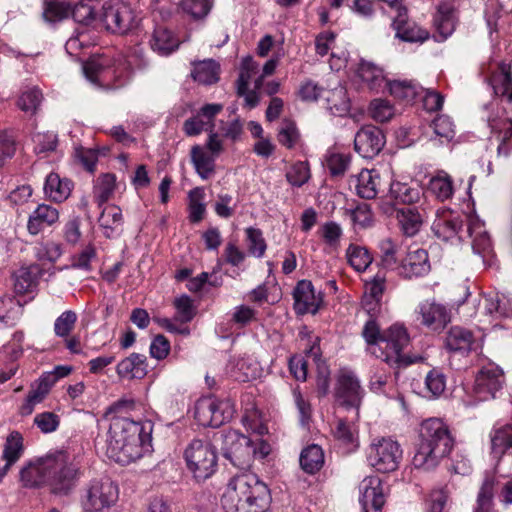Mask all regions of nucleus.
<instances>
[{"label": "nucleus", "mask_w": 512, "mask_h": 512, "mask_svg": "<svg viewBox=\"0 0 512 512\" xmlns=\"http://www.w3.org/2000/svg\"><path fill=\"white\" fill-rule=\"evenodd\" d=\"M184 456L188 469L197 480H206L216 471L217 455L209 442L193 440L186 448Z\"/></svg>", "instance_id": "nucleus-8"}, {"label": "nucleus", "mask_w": 512, "mask_h": 512, "mask_svg": "<svg viewBox=\"0 0 512 512\" xmlns=\"http://www.w3.org/2000/svg\"><path fill=\"white\" fill-rule=\"evenodd\" d=\"M390 195L396 203H402L407 206H415L414 204H417L422 197L419 188L401 182L391 184Z\"/></svg>", "instance_id": "nucleus-36"}, {"label": "nucleus", "mask_w": 512, "mask_h": 512, "mask_svg": "<svg viewBox=\"0 0 512 512\" xmlns=\"http://www.w3.org/2000/svg\"><path fill=\"white\" fill-rule=\"evenodd\" d=\"M360 503L365 512H379L385 503L382 483L379 477L371 476L359 485Z\"/></svg>", "instance_id": "nucleus-19"}, {"label": "nucleus", "mask_w": 512, "mask_h": 512, "mask_svg": "<svg viewBox=\"0 0 512 512\" xmlns=\"http://www.w3.org/2000/svg\"><path fill=\"white\" fill-rule=\"evenodd\" d=\"M385 290V277L377 274L373 277V279L367 283L366 292L373 299V301L367 303V305H371L373 307L369 308L368 311L375 310L377 306H379L380 299Z\"/></svg>", "instance_id": "nucleus-59"}, {"label": "nucleus", "mask_w": 512, "mask_h": 512, "mask_svg": "<svg viewBox=\"0 0 512 512\" xmlns=\"http://www.w3.org/2000/svg\"><path fill=\"white\" fill-rule=\"evenodd\" d=\"M98 222L100 227L103 229V235L106 238L114 237L116 229L123 223L121 209L114 205L106 207L102 211Z\"/></svg>", "instance_id": "nucleus-39"}, {"label": "nucleus", "mask_w": 512, "mask_h": 512, "mask_svg": "<svg viewBox=\"0 0 512 512\" xmlns=\"http://www.w3.org/2000/svg\"><path fill=\"white\" fill-rule=\"evenodd\" d=\"M63 253L62 245L54 241H46L37 248V256L41 260L57 261Z\"/></svg>", "instance_id": "nucleus-64"}, {"label": "nucleus", "mask_w": 512, "mask_h": 512, "mask_svg": "<svg viewBox=\"0 0 512 512\" xmlns=\"http://www.w3.org/2000/svg\"><path fill=\"white\" fill-rule=\"evenodd\" d=\"M47 455L27 463L20 471V480L26 488L47 487L48 469L46 468Z\"/></svg>", "instance_id": "nucleus-23"}, {"label": "nucleus", "mask_w": 512, "mask_h": 512, "mask_svg": "<svg viewBox=\"0 0 512 512\" xmlns=\"http://www.w3.org/2000/svg\"><path fill=\"white\" fill-rule=\"evenodd\" d=\"M116 188V176L112 173H104L97 177L93 187L96 203L101 206L114 194Z\"/></svg>", "instance_id": "nucleus-40"}, {"label": "nucleus", "mask_w": 512, "mask_h": 512, "mask_svg": "<svg viewBox=\"0 0 512 512\" xmlns=\"http://www.w3.org/2000/svg\"><path fill=\"white\" fill-rule=\"evenodd\" d=\"M102 21L107 30L126 34L139 26L140 18L130 4L111 0L103 5Z\"/></svg>", "instance_id": "nucleus-9"}, {"label": "nucleus", "mask_w": 512, "mask_h": 512, "mask_svg": "<svg viewBox=\"0 0 512 512\" xmlns=\"http://www.w3.org/2000/svg\"><path fill=\"white\" fill-rule=\"evenodd\" d=\"M245 232L247 235L249 252L256 257H262L267 248L262 231L257 228L248 227Z\"/></svg>", "instance_id": "nucleus-56"}, {"label": "nucleus", "mask_w": 512, "mask_h": 512, "mask_svg": "<svg viewBox=\"0 0 512 512\" xmlns=\"http://www.w3.org/2000/svg\"><path fill=\"white\" fill-rule=\"evenodd\" d=\"M425 209L420 206H406L397 210V220L402 233L415 236L423 225Z\"/></svg>", "instance_id": "nucleus-24"}, {"label": "nucleus", "mask_w": 512, "mask_h": 512, "mask_svg": "<svg viewBox=\"0 0 512 512\" xmlns=\"http://www.w3.org/2000/svg\"><path fill=\"white\" fill-rule=\"evenodd\" d=\"M47 488L57 497L71 495L84 475L80 461L66 450H56L47 454Z\"/></svg>", "instance_id": "nucleus-4"}, {"label": "nucleus", "mask_w": 512, "mask_h": 512, "mask_svg": "<svg viewBox=\"0 0 512 512\" xmlns=\"http://www.w3.org/2000/svg\"><path fill=\"white\" fill-rule=\"evenodd\" d=\"M202 197H203V193L198 188L190 191V193H189V198H190L189 219L193 223L200 222L204 217L206 208H205V205L201 202Z\"/></svg>", "instance_id": "nucleus-61"}, {"label": "nucleus", "mask_w": 512, "mask_h": 512, "mask_svg": "<svg viewBox=\"0 0 512 512\" xmlns=\"http://www.w3.org/2000/svg\"><path fill=\"white\" fill-rule=\"evenodd\" d=\"M43 96L38 88L24 91L17 99L16 106L26 114L33 116L37 113Z\"/></svg>", "instance_id": "nucleus-48"}, {"label": "nucleus", "mask_w": 512, "mask_h": 512, "mask_svg": "<svg viewBox=\"0 0 512 512\" xmlns=\"http://www.w3.org/2000/svg\"><path fill=\"white\" fill-rule=\"evenodd\" d=\"M270 502L267 485L251 473L232 478L221 498L225 512H266Z\"/></svg>", "instance_id": "nucleus-2"}, {"label": "nucleus", "mask_w": 512, "mask_h": 512, "mask_svg": "<svg viewBox=\"0 0 512 512\" xmlns=\"http://www.w3.org/2000/svg\"><path fill=\"white\" fill-rule=\"evenodd\" d=\"M402 458V450L397 441L382 438L369 447L367 459L377 471L388 473L398 468Z\"/></svg>", "instance_id": "nucleus-11"}, {"label": "nucleus", "mask_w": 512, "mask_h": 512, "mask_svg": "<svg viewBox=\"0 0 512 512\" xmlns=\"http://www.w3.org/2000/svg\"><path fill=\"white\" fill-rule=\"evenodd\" d=\"M259 65L252 57L247 56L242 60L239 77L237 80V94L245 93L252 78L258 74Z\"/></svg>", "instance_id": "nucleus-49"}, {"label": "nucleus", "mask_w": 512, "mask_h": 512, "mask_svg": "<svg viewBox=\"0 0 512 512\" xmlns=\"http://www.w3.org/2000/svg\"><path fill=\"white\" fill-rule=\"evenodd\" d=\"M152 425L128 418L117 417L111 421L107 452L109 457L122 465L140 459L152 449Z\"/></svg>", "instance_id": "nucleus-1"}, {"label": "nucleus", "mask_w": 512, "mask_h": 512, "mask_svg": "<svg viewBox=\"0 0 512 512\" xmlns=\"http://www.w3.org/2000/svg\"><path fill=\"white\" fill-rule=\"evenodd\" d=\"M70 16L75 22L88 24L95 18V11L89 2L81 1L71 7Z\"/></svg>", "instance_id": "nucleus-63"}, {"label": "nucleus", "mask_w": 512, "mask_h": 512, "mask_svg": "<svg viewBox=\"0 0 512 512\" xmlns=\"http://www.w3.org/2000/svg\"><path fill=\"white\" fill-rule=\"evenodd\" d=\"M363 390L358 378L352 372H342L337 380L335 397L345 406L358 407L361 403Z\"/></svg>", "instance_id": "nucleus-17"}, {"label": "nucleus", "mask_w": 512, "mask_h": 512, "mask_svg": "<svg viewBox=\"0 0 512 512\" xmlns=\"http://www.w3.org/2000/svg\"><path fill=\"white\" fill-rule=\"evenodd\" d=\"M40 277V268L37 265L22 267L14 273V290L18 294L33 291Z\"/></svg>", "instance_id": "nucleus-34"}, {"label": "nucleus", "mask_w": 512, "mask_h": 512, "mask_svg": "<svg viewBox=\"0 0 512 512\" xmlns=\"http://www.w3.org/2000/svg\"><path fill=\"white\" fill-rule=\"evenodd\" d=\"M433 22L437 32L434 35L435 40L445 41L456 28L457 17L454 9L448 4L439 5Z\"/></svg>", "instance_id": "nucleus-26"}, {"label": "nucleus", "mask_w": 512, "mask_h": 512, "mask_svg": "<svg viewBox=\"0 0 512 512\" xmlns=\"http://www.w3.org/2000/svg\"><path fill=\"white\" fill-rule=\"evenodd\" d=\"M382 337L378 352L373 350L372 353L390 367L399 369L422 360L420 356L412 357L406 353V348L410 344V336L404 325L392 324L384 330Z\"/></svg>", "instance_id": "nucleus-5"}, {"label": "nucleus", "mask_w": 512, "mask_h": 512, "mask_svg": "<svg viewBox=\"0 0 512 512\" xmlns=\"http://www.w3.org/2000/svg\"><path fill=\"white\" fill-rule=\"evenodd\" d=\"M348 263L357 271H365L373 261L367 248L350 244L346 250Z\"/></svg>", "instance_id": "nucleus-46"}, {"label": "nucleus", "mask_w": 512, "mask_h": 512, "mask_svg": "<svg viewBox=\"0 0 512 512\" xmlns=\"http://www.w3.org/2000/svg\"><path fill=\"white\" fill-rule=\"evenodd\" d=\"M431 270L428 252L424 249L409 251L398 266V274L405 279L426 276Z\"/></svg>", "instance_id": "nucleus-18"}, {"label": "nucleus", "mask_w": 512, "mask_h": 512, "mask_svg": "<svg viewBox=\"0 0 512 512\" xmlns=\"http://www.w3.org/2000/svg\"><path fill=\"white\" fill-rule=\"evenodd\" d=\"M149 44L151 49L161 56L169 55L179 46V42L173 33L161 26L154 29Z\"/></svg>", "instance_id": "nucleus-30"}, {"label": "nucleus", "mask_w": 512, "mask_h": 512, "mask_svg": "<svg viewBox=\"0 0 512 512\" xmlns=\"http://www.w3.org/2000/svg\"><path fill=\"white\" fill-rule=\"evenodd\" d=\"M191 162L202 179H207L214 171V156L206 152L201 146L191 148Z\"/></svg>", "instance_id": "nucleus-41"}, {"label": "nucleus", "mask_w": 512, "mask_h": 512, "mask_svg": "<svg viewBox=\"0 0 512 512\" xmlns=\"http://www.w3.org/2000/svg\"><path fill=\"white\" fill-rule=\"evenodd\" d=\"M118 497V486L113 481L95 479L83 490L81 505L84 512H103L114 506Z\"/></svg>", "instance_id": "nucleus-6"}, {"label": "nucleus", "mask_w": 512, "mask_h": 512, "mask_svg": "<svg viewBox=\"0 0 512 512\" xmlns=\"http://www.w3.org/2000/svg\"><path fill=\"white\" fill-rule=\"evenodd\" d=\"M425 386L431 396L439 397L446 388L445 375L438 370H431L426 375Z\"/></svg>", "instance_id": "nucleus-58"}, {"label": "nucleus", "mask_w": 512, "mask_h": 512, "mask_svg": "<svg viewBox=\"0 0 512 512\" xmlns=\"http://www.w3.org/2000/svg\"><path fill=\"white\" fill-rule=\"evenodd\" d=\"M33 422L42 433L48 434L57 430L60 418L57 414L46 411L37 414Z\"/></svg>", "instance_id": "nucleus-60"}, {"label": "nucleus", "mask_w": 512, "mask_h": 512, "mask_svg": "<svg viewBox=\"0 0 512 512\" xmlns=\"http://www.w3.org/2000/svg\"><path fill=\"white\" fill-rule=\"evenodd\" d=\"M385 145V136L381 129L367 125L355 135L354 148L363 158L372 159L377 156Z\"/></svg>", "instance_id": "nucleus-15"}, {"label": "nucleus", "mask_w": 512, "mask_h": 512, "mask_svg": "<svg viewBox=\"0 0 512 512\" xmlns=\"http://www.w3.org/2000/svg\"><path fill=\"white\" fill-rule=\"evenodd\" d=\"M71 6L64 2H49L46 4L43 17L48 22H56L70 16Z\"/></svg>", "instance_id": "nucleus-57"}, {"label": "nucleus", "mask_w": 512, "mask_h": 512, "mask_svg": "<svg viewBox=\"0 0 512 512\" xmlns=\"http://www.w3.org/2000/svg\"><path fill=\"white\" fill-rule=\"evenodd\" d=\"M176 309L175 320L181 323L190 322L196 315V308L192 299L187 295H182L174 300Z\"/></svg>", "instance_id": "nucleus-54"}, {"label": "nucleus", "mask_w": 512, "mask_h": 512, "mask_svg": "<svg viewBox=\"0 0 512 512\" xmlns=\"http://www.w3.org/2000/svg\"><path fill=\"white\" fill-rule=\"evenodd\" d=\"M220 439L223 456L234 466L245 469L251 465L256 453L253 440L235 430L222 432Z\"/></svg>", "instance_id": "nucleus-7"}, {"label": "nucleus", "mask_w": 512, "mask_h": 512, "mask_svg": "<svg viewBox=\"0 0 512 512\" xmlns=\"http://www.w3.org/2000/svg\"><path fill=\"white\" fill-rule=\"evenodd\" d=\"M462 228V221L452 213L437 216L432 224L434 234L444 241L454 238Z\"/></svg>", "instance_id": "nucleus-32"}, {"label": "nucleus", "mask_w": 512, "mask_h": 512, "mask_svg": "<svg viewBox=\"0 0 512 512\" xmlns=\"http://www.w3.org/2000/svg\"><path fill=\"white\" fill-rule=\"evenodd\" d=\"M386 90H388L390 95L394 98L410 102L420 95V90H423V88L413 81L388 80Z\"/></svg>", "instance_id": "nucleus-37"}, {"label": "nucleus", "mask_w": 512, "mask_h": 512, "mask_svg": "<svg viewBox=\"0 0 512 512\" xmlns=\"http://www.w3.org/2000/svg\"><path fill=\"white\" fill-rule=\"evenodd\" d=\"M494 486L495 479L493 477H486L478 491L476 504L473 512H492L494 506Z\"/></svg>", "instance_id": "nucleus-43"}, {"label": "nucleus", "mask_w": 512, "mask_h": 512, "mask_svg": "<svg viewBox=\"0 0 512 512\" xmlns=\"http://www.w3.org/2000/svg\"><path fill=\"white\" fill-rule=\"evenodd\" d=\"M381 265L385 268H394L398 262L399 245L391 238H384L379 242Z\"/></svg>", "instance_id": "nucleus-52"}, {"label": "nucleus", "mask_w": 512, "mask_h": 512, "mask_svg": "<svg viewBox=\"0 0 512 512\" xmlns=\"http://www.w3.org/2000/svg\"><path fill=\"white\" fill-rule=\"evenodd\" d=\"M370 115L377 122H387L395 114L394 107L389 101L383 99H375L370 103Z\"/></svg>", "instance_id": "nucleus-55"}, {"label": "nucleus", "mask_w": 512, "mask_h": 512, "mask_svg": "<svg viewBox=\"0 0 512 512\" xmlns=\"http://www.w3.org/2000/svg\"><path fill=\"white\" fill-rule=\"evenodd\" d=\"M19 302L7 295H0V321L10 324L15 320Z\"/></svg>", "instance_id": "nucleus-62"}, {"label": "nucleus", "mask_w": 512, "mask_h": 512, "mask_svg": "<svg viewBox=\"0 0 512 512\" xmlns=\"http://www.w3.org/2000/svg\"><path fill=\"white\" fill-rule=\"evenodd\" d=\"M504 384V375L496 366L483 367L476 375L472 395L476 401H489L497 397Z\"/></svg>", "instance_id": "nucleus-12"}, {"label": "nucleus", "mask_w": 512, "mask_h": 512, "mask_svg": "<svg viewBox=\"0 0 512 512\" xmlns=\"http://www.w3.org/2000/svg\"><path fill=\"white\" fill-rule=\"evenodd\" d=\"M492 453L500 457L512 452V423L494 429L490 434Z\"/></svg>", "instance_id": "nucleus-35"}, {"label": "nucleus", "mask_w": 512, "mask_h": 512, "mask_svg": "<svg viewBox=\"0 0 512 512\" xmlns=\"http://www.w3.org/2000/svg\"><path fill=\"white\" fill-rule=\"evenodd\" d=\"M299 461L301 468L305 472L309 474L316 473L324 464V453L322 448L316 444L309 445L302 450Z\"/></svg>", "instance_id": "nucleus-38"}, {"label": "nucleus", "mask_w": 512, "mask_h": 512, "mask_svg": "<svg viewBox=\"0 0 512 512\" xmlns=\"http://www.w3.org/2000/svg\"><path fill=\"white\" fill-rule=\"evenodd\" d=\"M454 447V439L448 426L438 418L422 422L419 443L412 463L415 468L434 469L441 459L447 457Z\"/></svg>", "instance_id": "nucleus-3"}, {"label": "nucleus", "mask_w": 512, "mask_h": 512, "mask_svg": "<svg viewBox=\"0 0 512 512\" xmlns=\"http://www.w3.org/2000/svg\"><path fill=\"white\" fill-rule=\"evenodd\" d=\"M72 188L73 183L69 179L50 173L45 180L44 193L50 200L62 203L70 196Z\"/></svg>", "instance_id": "nucleus-28"}, {"label": "nucleus", "mask_w": 512, "mask_h": 512, "mask_svg": "<svg viewBox=\"0 0 512 512\" xmlns=\"http://www.w3.org/2000/svg\"><path fill=\"white\" fill-rule=\"evenodd\" d=\"M219 65L214 60H204L196 63L191 76L200 84L210 85L219 79Z\"/></svg>", "instance_id": "nucleus-42"}, {"label": "nucleus", "mask_w": 512, "mask_h": 512, "mask_svg": "<svg viewBox=\"0 0 512 512\" xmlns=\"http://www.w3.org/2000/svg\"><path fill=\"white\" fill-rule=\"evenodd\" d=\"M432 128L435 137L432 141H438L439 144L450 142L455 136V128L450 117L446 115H440L436 117L432 122Z\"/></svg>", "instance_id": "nucleus-47"}, {"label": "nucleus", "mask_w": 512, "mask_h": 512, "mask_svg": "<svg viewBox=\"0 0 512 512\" xmlns=\"http://www.w3.org/2000/svg\"><path fill=\"white\" fill-rule=\"evenodd\" d=\"M310 168L307 162L298 161L286 172L287 181L296 187H301L310 179Z\"/></svg>", "instance_id": "nucleus-53"}, {"label": "nucleus", "mask_w": 512, "mask_h": 512, "mask_svg": "<svg viewBox=\"0 0 512 512\" xmlns=\"http://www.w3.org/2000/svg\"><path fill=\"white\" fill-rule=\"evenodd\" d=\"M83 72L89 81L108 88L121 87L127 81L123 70L106 67L97 60L87 61L83 65Z\"/></svg>", "instance_id": "nucleus-14"}, {"label": "nucleus", "mask_w": 512, "mask_h": 512, "mask_svg": "<svg viewBox=\"0 0 512 512\" xmlns=\"http://www.w3.org/2000/svg\"><path fill=\"white\" fill-rule=\"evenodd\" d=\"M361 335L368 347L377 351L383 338L382 335H384V330H381L374 314L370 315L369 319L365 322Z\"/></svg>", "instance_id": "nucleus-50"}, {"label": "nucleus", "mask_w": 512, "mask_h": 512, "mask_svg": "<svg viewBox=\"0 0 512 512\" xmlns=\"http://www.w3.org/2000/svg\"><path fill=\"white\" fill-rule=\"evenodd\" d=\"M235 408L230 400L201 397L195 403L194 417L203 427L217 428L232 419Z\"/></svg>", "instance_id": "nucleus-10"}, {"label": "nucleus", "mask_w": 512, "mask_h": 512, "mask_svg": "<svg viewBox=\"0 0 512 512\" xmlns=\"http://www.w3.org/2000/svg\"><path fill=\"white\" fill-rule=\"evenodd\" d=\"M278 142L287 149H295L301 142L300 132L294 121L282 120L277 133Z\"/></svg>", "instance_id": "nucleus-44"}, {"label": "nucleus", "mask_w": 512, "mask_h": 512, "mask_svg": "<svg viewBox=\"0 0 512 512\" xmlns=\"http://www.w3.org/2000/svg\"><path fill=\"white\" fill-rule=\"evenodd\" d=\"M417 321L428 330L441 332L451 321V311L443 304L435 301H424L419 304L417 310Z\"/></svg>", "instance_id": "nucleus-13"}, {"label": "nucleus", "mask_w": 512, "mask_h": 512, "mask_svg": "<svg viewBox=\"0 0 512 512\" xmlns=\"http://www.w3.org/2000/svg\"><path fill=\"white\" fill-rule=\"evenodd\" d=\"M357 75L370 90L377 93L386 90L388 80L384 75L383 69L374 63L361 60L358 65Z\"/></svg>", "instance_id": "nucleus-25"}, {"label": "nucleus", "mask_w": 512, "mask_h": 512, "mask_svg": "<svg viewBox=\"0 0 512 512\" xmlns=\"http://www.w3.org/2000/svg\"><path fill=\"white\" fill-rule=\"evenodd\" d=\"M473 333L463 327H451L447 333L445 345L446 347L455 352H468L474 343Z\"/></svg>", "instance_id": "nucleus-33"}, {"label": "nucleus", "mask_w": 512, "mask_h": 512, "mask_svg": "<svg viewBox=\"0 0 512 512\" xmlns=\"http://www.w3.org/2000/svg\"><path fill=\"white\" fill-rule=\"evenodd\" d=\"M78 316L75 311L62 312L54 322V333L57 337L67 338L74 330Z\"/></svg>", "instance_id": "nucleus-51"}, {"label": "nucleus", "mask_w": 512, "mask_h": 512, "mask_svg": "<svg viewBox=\"0 0 512 512\" xmlns=\"http://www.w3.org/2000/svg\"><path fill=\"white\" fill-rule=\"evenodd\" d=\"M355 190L359 197L363 199H374L378 193L380 176L378 173L364 169L353 180Z\"/></svg>", "instance_id": "nucleus-31"}, {"label": "nucleus", "mask_w": 512, "mask_h": 512, "mask_svg": "<svg viewBox=\"0 0 512 512\" xmlns=\"http://www.w3.org/2000/svg\"><path fill=\"white\" fill-rule=\"evenodd\" d=\"M24 439L20 432L12 431L6 438L2 458L6 461L5 466L0 470V477H4L10 467L15 464L23 455Z\"/></svg>", "instance_id": "nucleus-27"}, {"label": "nucleus", "mask_w": 512, "mask_h": 512, "mask_svg": "<svg viewBox=\"0 0 512 512\" xmlns=\"http://www.w3.org/2000/svg\"><path fill=\"white\" fill-rule=\"evenodd\" d=\"M147 358L143 354L132 353L117 365V374L130 379H142L147 374Z\"/></svg>", "instance_id": "nucleus-29"}, {"label": "nucleus", "mask_w": 512, "mask_h": 512, "mask_svg": "<svg viewBox=\"0 0 512 512\" xmlns=\"http://www.w3.org/2000/svg\"><path fill=\"white\" fill-rule=\"evenodd\" d=\"M393 27L396 35L406 42H423L429 38V32L420 26L409 23L407 17V9L399 7L397 15L393 20Z\"/></svg>", "instance_id": "nucleus-22"}, {"label": "nucleus", "mask_w": 512, "mask_h": 512, "mask_svg": "<svg viewBox=\"0 0 512 512\" xmlns=\"http://www.w3.org/2000/svg\"><path fill=\"white\" fill-rule=\"evenodd\" d=\"M54 385L55 378L49 375H42L37 381L31 384L24 402L19 407V414L21 416L31 415L36 405L45 400Z\"/></svg>", "instance_id": "nucleus-20"}, {"label": "nucleus", "mask_w": 512, "mask_h": 512, "mask_svg": "<svg viewBox=\"0 0 512 512\" xmlns=\"http://www.w3.org/2000/svg\"><path fill=\"white\" fill-rule=\"evenodd\" d=\"M59 210L49 204H39L29 215L27 230L30 235H38L46 227H51L59 221Z\"/></svg>", "instance_id": "nucleus-21"}, {"label": "nucleus", "mask_w": 512, "mask_h": 512, "mask_svg": "<svg viewBox=\"0 0 512 512\" xmlns=\"http://www.w3.org/2000/svg\"><path fill=\"white\" fill-rule=\"evenodd\" d=\"M294 309L298 314L312 313L315 314L321 304V292H316L311 281L301 280L297 283L294 292Z\"/></svg>", "instance_id": "nucleus-16"}, {"label": "nucleus", "mask_w": 512, "mask_h": 512, "mask_svg": "<svg viewBox=\"0 0 512 512\" xmlns=\"http://www.w3.org/2000/svg\"><path fill=\"white\" fill-rule=\"evenodd\" d=\"M429 190L441 201L450 199L454 192L452 178L444 172L438 173L430 179Z\"/></svg>", "instance_id": "nucleus-45"}]
</instances>
